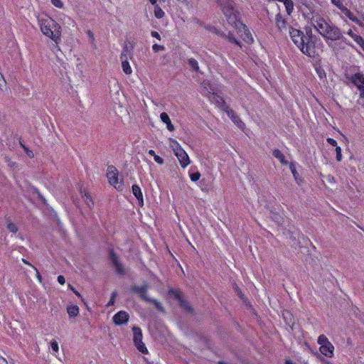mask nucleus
<instances>
[{
    "label": "nucleus",
    "mask_w": 364,
    "mask_h": 364,
    "mask_svg": "<svg viewBox=\"0 0 364 364\" xmlns=\"http://www.w3.org/2000/svg\"><path fill=\"white\" fill-rule=\"evenodd\" d=\"M314 26L325 39L332 41L341 40L346 45L353 46L352 43L343 36L342 31L338 27L331 24L323 18H317L314 23Z\"/></svg>",
    "instance_id": "obj_1"
},
{
    "label": "nucleus",
    "mask_w": 364,
    "mask_h": 364,
    "mask_svg": "<svg viewBox=\"0 0 364 364\" xmlns=\"http://www.w3.org/2000/svg\"><path fill=\"white\" fill-rule=\"evenodd\" d=\"M38 25L42 33L59 44L61 41L62 28L53 18L46 16L38 18Z\"/></svg>",
    "instance_id": "obj_2"
},
{
    "label": "nucleus",
    "mask_w": 364,
    "mask_h": 364,
    "mask_svg": "<svg viewBox=\"0 0 364 364\" xmlns=\"http://www.w3.org/2000/svg\"><path fill=\"white\" fill-rule=\"evenodd\" d=\"M226 21L233 28L241 25L240 14L232 0H215Z\"/></svg>",
    "instance_id": "obj_3"
},
{
    "label": "nucleus",
    "mask_w": 364,
    "mask_h": 364,
    "mask_svg": "<svg viewBox=\"0 0 364 364\" xmlns=\"http://www.w3.org/2000/svg\"><path fill=\"white\" fill-rule=\"evenodd\" d=\"M321 44L320 41H316L312 36H309L306 37L299 49L304 54L314 58L318 55L321 50L319 46H321Z\"/></svg>",
    "instance_id": "obj_4"
},
{
    "label": "nucleus",
    "mask_w": 364,
    "mask_h": 364,
    "mask_svg": "<svg viewBox=\"0 0 364 364\" xmlns=\"http://www.w3.org/2000/svg\"><path fill=\"white\" fill-rule=\"evenodd\" d=\"M107 178L109 184L118 191L123 189V181L119 178V172L117 169L112 166H108L107 171Z\"/></svg>",
    "instance_id": "obj_5"
},
{
    "label": "nucleus",
    "mask_w": 364,
    "mask_h": 364,
    "mask_svg": "<svg viewBox=\"0 0 364 364\" xmlns=\"http://www.w3.org/2000/svg\"><path fill=\"white\" fill-rule=\"evenodd\" d=\"M317 343L320 346L319 350L321 354L328 358L333 356L334 346L325 335L319 336Z\"/></svg>",
    "instance_id": "obj_6"
},
{
    "label": "nucleus",
    "mask_w": 364,
    "mask_h": 364,
    "mask_svg": "<svg viewBox=\"0 0 364 364\" xmlns=\"http://www.w3.org/2000/svg\"><path fill=\"white\" fill-rule=\"evenodd\" d=\"M134 334V343L136 348L142 353H147L148 350L142 342V333L139 327L134 326L132 328Z\"/></svg>",
    "instance_id": "obj_7"
},
{
    "label": "nucleus",
    "mask_w": 364,
    "mask_h": 364,
    "mask_svg": "<svg viewBox=\"0 0 364 364\" xmlns=\"http://www.w3.org/2000/svg\"><path fill=\"white\" fill-rule=\"evenodd\" d=\"M233 28L237 31L238 36L246 43H252L254 41L250 32L242 22L241 25H236Z\"/></svg>",
    "instance_id": "obj_8"
},
{
    "label": "nucleus",
    "mask_w": 364,
    "mask_h": 364,
    "mask_svg": "<svg viewBox=\"0 0 364 364\" xmlns=\"http://www.w3.org/2000/svg\"><path fill=\"white\" fill-rule=\"evenodd\" d=\"M289 36L292 41L299 48L301 46L306 38V36H305L300 30L296 28L289 29Z\"/></svg>",
    "instance_id": "obj_9"
},
{
    "label": "nucleus",
    "mask_w": 364,
    "mask_h": 364,
    "mask_svg": "<svg viewBox=\"0 0 364 364\" xmlns=\"http://www.w3.org/2000/svg\"><path fill=\"white\" fill-rule=\"evenodd\" d=\"M351 82L360 90V97H364V76L363 74L358 73L351 77Z\"/></svg>",
    "instance_id": "obj_10"
},
{
    "label": "nucleus",
    "mask_w": 364,
    "mask_h": 364,
    "mask_svg": "<svg viewBox=\"0 0 364 364\" xmlns=\"http://www.w3.org/2000/svg\"><path fill=\"white\" fill-rule=\"evenodd\" d=\"M134 290L136 292H138L141 299L146 301H151L153 303H154V304L156 305V307L162 311V306L161 305V304L157 301L156 300H152V299H150L149 298H148V296H146V287H135L134 288Z\"/></svg>",
    "instance_id": "obj_11"
},
{
    "label": "nucleus",
    "mask_w": 364,
    "mask_h": 364,
    "mask_svg": "<svg viewBox=\"0 0 364 364\" xmlns=\"http://www.w3.org/2000/svg\"><path fill=\"white\" fill-rule=\"evenodd\" d=\"M175 156L177 157L182 168H186L190 164L189 156L183 149L175 154Z\"/></svg>",
    "instance_id": "obj_12"
},
{
    "label": "nucleus",
    "mask_w": 364,
    "mask_h": 364,
    "mask_svg": "<svg viewBox=\"0 0 364 364\" xmlns=\"http://www.w3.org/2000/svg\"><path fill=\"white\" fill-rule=\"evenodd\" d=\"M168 293L171 296L174 297L178 301V304L181 307H183L185 309H190V306L188 302L183 299L181 292L173 289H171Z\"/></svg>",
    "instance_id": "obj_13"
},
{
    "label": "nucleus",
    "mask_w": 364,
    "mask_h": 364,
    "mask_svg": "<svg viewBox=\"0 0 364 364\" xmlns=\"http://www.w3.org/2000/svg\"><path fill=\"white\" fill-rule=\"evenodd\" d=\"M208 98L211 102L215 103L218 107L221 108L223 110L227 108V105L225 100L222 97L215 93H210Z\"/></svg>",
    "instance_id": "obj_14"
},
{
    "label": "nucleus",
    "mask_w": 364,
    "mask_h": 364,
    "mask_svg": "<svg viewBox=\"0 0 364 364\" xmlns=\"http://www.w3.org/2000/svg\"><path fill=\"white\" fill-rule=\"evenodd\" d=\"M129 320V315L126 311H121L114 314L113 321L116 325L126 323Z\"/></svg>",
    "instance_id": "obj_15"
},
{
    "label": "nucleus",
    "mask_w": 364,
    "mask_h": 364,
    "mask_svg": "<svg viewBox=\"0 0 364 364\" xmlns=\"http://www.w3.org/2000/svg\"><path fill=\"white\" fill-rule=\"evenodd\" d=\"M120 59H121V61H122V70L123 72L126 74V75H131L132 73V69L130 66V64L128 61V58L127 56V55L124 53H122L120 55Z\"/></svg>",
    "instance_id": "obj_16"
},
{
    "label": "nucleus",
    "mask_w": 364,
    "mask_h": 364,
    "mask_svg": "<svg viewBox=\"0 0 364 364\" xmlns=\"http://www.w3.org/2000/svg\"><path fill=\"white\" fill-rule=\"evenodd\" d=\"M347 35L351 37L353 41L364 50V39L360 36L354 33L353 29H349L347 31Z\"/></svg>",
    "instance_id": "obj_17"
},
{
    "label": "nucleus",
    "mask_w": 364,
    "mask_h": 364,
    "mask_svg": "<svg viewBox=\"0 0 364 364\" xmlns=\"http://www.w3.org/2000/svg\"><path fill=\"white\" fill-rule=\"evenodd\" d=\"M160 119L166 125V129L169 132H173L175 130L174 126L172 124L171 121L166 112H162L160 114Z\"/></svg>",
    "instance_id": "obj_18"
},
{
    "label": "nucleus",
    "mask_w": 364,
    "mask_h": 364,
    "mask_svg": "<svg viewBox=\"0 0 364 364\" xmlns=\"http://www.w3.org/2000/svg\"><path fill=\"white\" fill-rule=\"evenodd\" d=\"M132 193L134 196L137 198L140 206L144 205L143 194L140 187L138 185L132 186Z\"/></svg>",
    "instance_id": "obj_19"
},
{
    "label": "nucleus",
    "mask_w": 364,
    "mask_h": 364,
    "mask_svg": "<svg viewBox=\"0 0 364 364\" xmlns=\"http://www.w3.org/2000/svg\"><path fill=\"white\" fill-rule=\"evenodd\" d=\"M110 259H111V261H112L114 267H115L116 271L119 273H123L124 272L123 267H122V264H120V262H119V259H118V257H117V255L114 253L111 252L110 253Z\"/></svg>",
    "instance_id": "obj_20"
},
{
    "label": "nucleus",
    "mask_w": 364,
    "mask_h": 364,
    "mask_svg": "<svg viewBox=\"0 0 364 364\" xmlns=\"http://www.w3.org/2000/svg\"><path fill=\"white\" fill-rule=\"evenodd\" d=\"M215 33L218 35H220V36H223L227 40H228V41H230V43H235L236 45H237L240 47L241 46L239 41L236 38V37L235 36V35L232 32L230 31V32H228V34H225V33H220L219 31H216Z\"/></svg>",
    "instance_id": "obj_21"
},
{
    "label": "nucleus",
    "mask_w": 364,
    "mask_h": 364,
    "mask_svg": "<svg viewBox=\"0 0 364 364\" xmlns=\"http://www.w3.org/2000/svg\"><path fill=\"white\" fill-rule=\"evenodd\" d=\"M168 141H169V143H168L169 147L171 149V150L173 151L174 154L183 149L181 146L179 144V143L176 140H175L173 139H169Z\"/></svg>",
    "instance_id": "obj_22"
},
{
    "label": "nucleus",
    "mask_w": 364,
    "mask_h": 364,
    "mask_svg": "<svg viewBox=\"0 0 364 364\" xmlns=\"http://www.w3.org/2000/svg\"><path fill=\"white\" fill-rule=\"evenodd\" d=\"M276 25L281 32L286 30V21L279 14L276 17Z\"/></svg>",
    "instance_id": "obj_23"
},
{
    "label": "nucleus",
    "mask_w": 364,
    "mask_h": 364,
    "mask_svg": "<svg viewBox=\"0 0 364 364\" xmlns=\"http://www.w3.org/2000/svg\"><path fill=\"white\" fill-rule=\"evenodd\" d=\"M341 11L345 14L350 20L355 23H358V18H357L348 8L343 6Z\"/></svg>",
    "instance_id": "obj_24"
},
{
    "label": "nucleus",
    "mask_w": 364,
    "mask_h": 364,
    "mask_svg": "<svg viewBox=\"0 0 364 364\" xmlns=\"http://www.w3.org/2000/svg\"><path fill=\"white\" fill-rule=\"evenodd\" d=\"M79 307L77 305H70L67 308V312L70 317H76L79 314Z\"/></svg>",
    "instance_id": "obj_25"
},
{
    "label": "nucleus",
    "mask_w": 364,
    "mask_h": 364,
    "mask_svg": "<svg viewBox=\"0 0 364 364\" xmlns=\"http://www.w3.org/2000/svg\"><path fill=\"white\" fill-rule=\"evenodd\" d=\"M289 168H290L291 173H292V175H293V176L294 178V180L296 182V183H298L299 185L301 184L302 179L301 178V177L299 176V173H297L294 164H291L290 166H289Z\"/></svg>",
    "instance_id": "obj_26"
},
{
    "label": "nucleus",
    "mask_w": 364,
    "mask_h": 364,
    "mask_svg": "<svg viewBox=\"0 0 364 364\" xmlns=\"http://www.w3.org/2000/svg\"><path fill=\"white\" fill-rule=\"evenodd\" d=\"M49 349L53 355H56V353L59 351V345L58 341L55 340L50 341Z\"/></svg>",
    "instance_id": "obj_27"
},
{
    "label": "nucleus",
    "mask_w": 364,
    "mask_h": 364,
    "mask_svg": "<svg viewBox=\"0 0 364 364\" xmlns=\"http://www.w3.org/2000/svg\"><path fill=\"white\" fill-rule=\"evenodd\" d=\"M273 156L278 159L282 164H287V161L285 160L284 155L278 149H275L273 151Z\"/></svg>",
    "instance_id": "obj_28"
},
{
    "label": "nucleus",
    "mask_w": 364,
    "mask_h": 364,
    "mask_svg": "<svg viewBox=\"0 0 364 364\" xmlns=\"http://www.w3.org/2000/svg\"><path fill=\"white\" fill-rule=\"evenodd\" d=\"M154 13L155 17L158 19H161L165 16L164 11L161 9V7L159 5H155Z\"/></svg>",
    "instance_id": "obj_29"
},
{
    "label": "nucleus",
    "mask_w": 364,
    "mask_h": 364,
    "mask_svg": "<svg viewBox=\"0 0 364 364\" xmlns=\"http://www.w3.org/2000/svg\"><path fill=\"white\" fill-rule=\"evenodd\" d=\"M6 228L9 230V231L12 233H16L18 230L17 225L13 222H11L10 220H7Z\"/></svg>",
    "instance_id": "obj_30"
},
{
    "label": "nucleus",
    "mask_w": 364,
    "mask_h": 364,
    "mask_svg": "<svg viewBox=\"0 0 364 364\" xmlns=\"http://www.w3.org/2000/svg\"><path fill=\"white\" fill-rule=\"evenodd\" d=\"M283 4L286 8V11H287V14L289 15L291 14V13L292 12V11L294 9L293 1L291 0H285Z\"/></svg>",
    "instance_id": "obj_31"
},
{
    "label": "nucleus",
    "mask_w": 364,
    "mask_h": 364,
    "mask_svg": "<svg viewBox=\"0 0 364 364\" xmlns=\"http://www.w3.org/2000/svg\"><path fill=\"white\" fill-rule=\"evenodd\" d=\"M188 64L193 70L197 72L199 70L198 63L196 60L193 58H190L188 60Z\"/></svg>",
    "instance_id": "obj_32"
},
{
    "label": "nucleus",
    "mask_w": 364,
    "mask_h": 364,
    "mask_svg": "<svg viewBox=\"0 0 364 364\" xmlns=\"http://www.w3.org/2000/svg\"><path fill=\"white\" fill-rule=\"evenodd\" d=\"M232 122L240 128L243 129L245 127V124L242 122V120L237 116L234 117Z\"/></svg>",
    "instance_id": "obj_33"
},
{
    "label": "nucleus",
    "mask_w": 364,
    "mask_h": 364,
    "mask_svg": "<svg viewBox=\"0 0 364 364\" xmlns=\"http://www.w3.org/2000/svg\"><path fill=\"white\" fill-rule=\"evenodd\" d=\"M21 144V146L23 148V149L24 150L25 153L27 154V156L32 159L34 157V154L33 153V151L31 150H30L28 148H27L25 145H23L22 143L20 144Z\"/></svg>",
    "instance_id": "obj_34"
},
{
    "label": "nucleus",
    "mask_w": 364,
    "mask_h": 364,
    "mask_svg": "<svg viewBox=\"0 0 364 364\" xmlns=\"http://www.w3.org/2000/svg\"><path fill=\"white\" fill-rule=\"evenodd\" d=\"M52 4L58 9H63L64 4L61 0H50Z\"/></svg>",
    "instance_id": "obj_35"
},
{
    "label": "nucleus",
    "mask_w": 364,
    "mask_h": 364,
    "mask_svg": "<svg viewBox=\"0 0 364 364\" xmlns=\"http://www.w3.org/2000/svg\"><path fill=\"white\" fill-rule=\"evenodd\" d=\"M200 178V173L198 171L190 174V178L192 181L196 182Z\"/></svg>",
    "instance_id": "obj_36"
},
{
    "label": "nucleus",
    "mask_w": 364,
    "mask_h": 364,
    "mask_svg": "<svg viewBox=\"0 0 364 364\" xmlns=\"http://www.w3.org/2000/svg\"><path fill=\"white\" fill-rule=\"evenodd\" d=\"M336 160L341 161L342 160L341 148L340 146L336 147Z\"/></svg>",
    "instance_id": "obj_37"
},
{
    "label": "nucleus",
    "mask_w": 364,
    "mask_h": 364,
    "mask_svg": "<svg viewBox=\"0 0 364 364\" xmlns=\"http://www.w3.org/2000/svg\"><path fill=\"white\" fill-rule=\"evenodd\" d=\"M331 3L335 5L340 10L342 7H343V4L341 0H331Z\"/></svg>",
    "instance_id": "obj_38"
},
{
    "label": "nucleus",
    "mask_w": 364,
    "mask_h": 364,
    "mask_svg": "<svg viewBox=\"0 0 364 364\" xmlns=\"http://www.w3.org/2000/svg\"><path fill=\"white\" fill-rule=\"evenodd\" d=\"M223 110L227 112L228 117H230L232 119V120L234 119V117H237V115L235 114V112L232 109H230L228 106H227V108H225Z\"/></svg>",
    "instance_id": "obj_39"
},
{
    "label": "nucleus",
    "mask_w": 364,
    "mask_h": 364,
    "mask_svg": "<svg viewBox=\"0 0 364 364\" xmlns=\"http://www.w3.org/2000/svg\"><path fill=\"white\" fill-rule=\"evenodd\" d=\"M84 196L85 197V202H86V203L87 204L88 206L90 207L92 205H93V202L92 200V198H90V196L87 193H85Z\"/></svg>",
    "instance_id": "obj_40"
},
{
    "label": "nucleus",
    "mask_w": 364,
    "mask_h": 364,
    "mask_svg": "<svg viewBox=\"0 0 364 364\" xmlns=\"http://www.w3.org/2000/svg\"><path fill=\"white\" fill-rule=\"evenodd\" d=\"M152 49L154 52H158L159 50H164L165 48L164 46L154 44L152 46Z\"/></svg>",
    "instance_id": "obj_41"
},
{
    "label": "nucleus",
    "mask_w": 364,
    "mask_h": 364,
    "mask_svg": "<svg viewBox=\"0 0 364 364\" xmlns=\"http://www.w3.org/2000/svg\"><path fill=\"white\" fill-rule=\"evenodd\" d=\"M154 159L155 162L159 165H162L164 163V160L161 156H159L156 154L154 156Z\"/></svg>",
    "instance_id": "obj_42"
},
{
    "label": "nucleus",
    "mask_w": 364,
    "mask_h": 364,
    "mask_svg": "<svg viewBox=\"0 0 364 364\" xmlns=\"http://www.w3.org/2000/svg\"><path fill=\"white\" fill-rule=\"evenodd\" d=\"M6 80L4 75L0 73V90H3V87L6 85Z\"/></svg>",
    "instance_id": "obj_43"
},
{
    "label": "nucleus",
    "mask_w": 364,
    "mask_h": 364,
    "mask_svg": "<svg viewBox=\"0 0 364 364\" xmlns=\"http://www.w3.org/2000/svg\"><path fill=\"white\" fill-rule=\"evenodd\" d=\"M180 5L186 6L188 8L189 1L188 0H176Z\"/></svg>",
    "instance_id": "obj_44"
},
{
    "label": "nucleus",
    "mask_w": 364,
    "mask_h": 364,
    "mask_svg": "<svg viewBox=\"0 0 364 364\" xmlns=\"http://www.w3.org/2000/svg\"><path fill=\"white\" fill-rule=\"evenodd\" d=\"M326 141H328V143L329 144H331V145H332V146H336H336H337V141H336L335 139H332V138H328V139H326Z\"/></svg>",
    "instance_id": "obj_45"
},
{
    "label": "nucleus",
    "mask_w": 364,
    "mask_h": 364,
    "mask_svg": "<svg viewBox=\"0 0 364 364\" xmlns=\"http://www.w3.org/2000/svg\"><path fill=\"white\" fill-rule=\"evenodd\" d=\"M115 296H116V293L115 292H113L112 294V296H111V298H110V300L109 301L107 305L108 306H112L114 304V299H115Z\"/></svg>",
    "instance_id": "obj_46"
},
{
    "label": "nucleus",
    "mask_w": 364,
    "mask_h": 364,
    "mask_svg": "<svg viewBox=\"0 0 364 364\" xmlns=\"http://www.w3.org/2000/svg\"><path fill=\"white\" fill-rule=\"evenodd\" d=\"M33 269L36 271V278L38 279V281L40 282V283H42V277L38 272V270L35 267H33Z\"/></svg>",
    "instance_id": "obj_47"
},
{
    "label": "nucleus",
    "mask_w": 364,
    "mask_h": 364,
    "mask_svg": "<svg viewBox=\"0 0 364 364\" xmlns=\"http://www.w3.org/2000/svg\"><path fill=\"white\" fill-rule=\"evenodd\" d=\"M58 282L60 284L63 285L65 283V277L63 276L60 275V276L58 277Z\"/></svg>",
    "instance_id": "obj_48"
},
{
    "label": "nucleus",
    "mask_w": 364,
    "mask_h": 364,
    "mask_svg": "<svg viewBox=\"0 0 364 364\" xmlns=\"http://www.w3.org/2000/svg\"><path fill=\"white\" fill-rule=\"evenodd\" d=\"M151 36L154 38H157L159 41L161 40V36L157 31H151Z\"/></svg>",
    "instance_id": "obj_49"
},
{
    "label": "nucleus",
    "mask_w": 364,
    "mask_h": 364,
    "mask_svg": "<svg viewBox=\"0 0 364 364\" xmlns=\"http://www.w3.org/2000/svg\"><path fill=\"white\" fill-rule=\"evenodd\" d=\"M358 26L364 27V16H361L358 18V23H356Z\"/></svg>",
    "instance_id": "obj_50"
},
{
    "label": "nucleus",
    "mask_w": 364,
    "mask_h": 364,
    "mask_svg": "<svg viewBox=\"0 0 364 364\" xmlns=\"http://www.w3.org/2000/svg\"><path fill=\"white\" fill-rule=\"evenodd\" d=\"M157 1H158V0H149L150 3H151V4H153V5H154V6H155V5H157V4H156ZM159 2H160V3H161V2H165V1H166V0H159Z\"/></svg>",
    "instance_id": "obj_51"
},
{
    "label": "nucleus",
    "mask_w": 364,
    "mask_h": 364,
    "mask_svg": "<svg viewBox=\"0 0 364 364\" xmlns=\"http://www.w3.org/2000/svg\"><path fill=\"white\" fill-rule=\"evenodd\" d=\"M0 364H8L6 360L2 356H0Z\"/></svg>",
    "instance_id": "obj_52"
},
{
    "label": "nucleus",
    "mask_w": 364,
    "mask_h": 364,
    "mask_svg": "<svg viewBox=\"0 0 364 364\" xmlns=\"http://www.w3.org/2000/svg\"><path fill=\"white\" fill-rule=\"evenodd\" d=\"M22 262H23L24 264H27V265H28V266H31L32 268H33V267H34L33 265H32L29 262H28V261H27L26 259H22Z\"/></svg>",
    "instance_id": "obj_53"
},
{
    "label": "nucleus",
    "mask_w": 364,
    "mask_h": 364,
    "mask_svg": "<svg viewBox=\"0 0 364 364\" xmlns=\"http://www.w3.org/2000/svg\"><path fill=\"white\" fill-rule=\"evenodd\" d=\"M149 154L151 156H154L156 155V153L154 150L152 149H150L149 151H148Z\"/></svg>",
    "instance_id": "obj_54"
},
{
    "label": "nucleus",
    "mask_w": 364,
    "mask_h": 364,
    "mask_svg": "<svg viewBox=\"0 0 364 364\" xmlns=\"http://www.w3.org/2000/svg\"><path fill=\"white\" fill-rule=\"evenodd\" d=\"M87 34L90 38H92V39L94 38L93 33L91 31H88Z\"/></svg>",
    "instance_id": "obj_55"
},
{
    "label": "nucleus",
    "mask_w": 364,
    "mask_h": 364,
    "mask_svg": "<svg viewBox=\"0 0 364 364\" xmlns=\"http://www.w3.org/2000/svg\"><path fill=\"white\" fill-rule=\"evenodd\" d=\"M73 292H74V293L75 294V295H77L78 297H81L80 294L77 291L75 290Z\"/></svg>",
    "instance_id": "obj_56"
},
{
    "label": "nucleus",
    "mask_w": 364,
    "mask_h": 364,
    "mask_svg": "<svg viewBox=\"0 0 364 364\" xmlns=\"http://www.w3.org/2000/svg\"><path fill=\"white\" fill-rule=\"evenodd\" d=\"M285 364H294L293 362L290 360H287Z\"/></svg>",
    "instance_id": "obj_57"
},
{
    "label": "nucleus",
    "mask_w": 364,
    "mask_h": 364,
    "mask_svg": "<svg viewBox=\"0 0 364 364\" xmlns=\"http://www.w3.org/2000/svg\"><path fill=\"white\" fill-rule=\"evenodd\" d=\"M237 292L240 295V296L242 299V296L243 295H242V292L240 291H239V290H237Z\"/></svg>",
    "instance_id": "obj_58"
},
{
    "label": "nucleus",
    "mask_w": 364,
    "mask_h": 364,
    "mask_svg": "<svg viewBox=\"0 0 364 364\" xmlns=\"http://www.w3.org/2000/svg\"><path fill=\"white\" fill-rule=\"evenodd\" d=\"M68 287L73 291H75V289L70 284H69Z\"/></svg>",
    "instance_id": "obj_59"
},
{
    "label": "nucleus",
    "mask_w": 364,
    "mask_h": 364,
    "mask_svg": "<svg viewBox=\"0 0 364 364\" xmlns=\"http://www.w3.org/2000/svg\"><path fill=\"white\" fill-rule=\"evenodd\" d=\"M285 314H289V311H286L285 313L283 314L284 318H286Z\"/></svg>",
    "instance_id": "obj_60"
},
{
    "label": "nucleus",
    "mask_w": 364,
    "mask_h": 364,
    "mask_svg": "<svg viewBox=\"0 0 364 364\" xmlns=\"http://www.w3.org/2000/svg\"><path fill=\"white\" fill-rule=\"evenodd\" d=\"M326 364H333V363H331V362H329V361H326Z\"/></svg>",
    "instance_id": "obj_61"
}]
</instances>
